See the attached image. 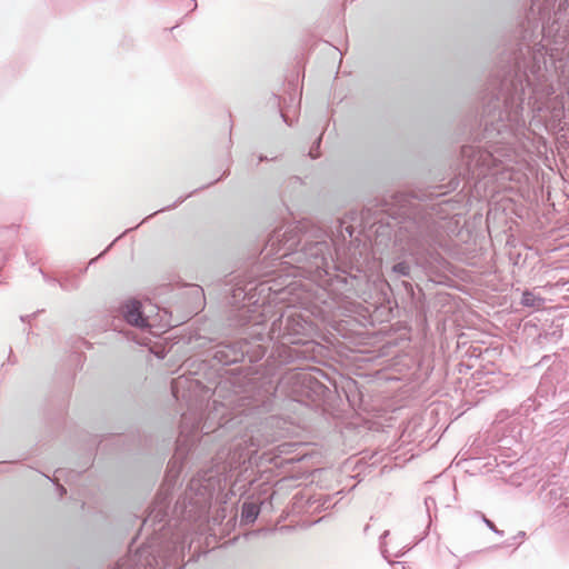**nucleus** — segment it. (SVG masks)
<instances>
[{
	"label": "nucleus",
	"mask_w": 569,
	"mask_h": 569,
	"mask_svg": "<svg viewBox=\"0 0 569 569\" xmlns=\"http://www.w3.org/2000/svg\"><path fill=\"white\" fill-rule=\"evenodd\" d=\"M39 272L42 274L43 280L48 283L54 284L59 283V280L57 278L48 276L42 269H39Z\"/></svg>",
	"instance_id": "25"
},
{
	"label": "nucleus",
	"mask_w": 569,
	"mask_h": 569,
	"mask_svg": "<svg viewBox=\"0 0 569 569\" xmlns=\"http://www.w3.org/2000/svg\"><path fill=\"white\" fill-rule=\"evenodd\" d=\"M390 531L389 530H386L382 532V535L380 536V551H381V555L382 557L389 562V563H393L390 559H389V556H388V551L386 549V545H385V539L389 536Z\"/></svg>",
	"instance_id": "19"
},
{
	"label": "nucleus",
	"mask_w": 569,
	"mask_h": 569,
	"mask_svg": "<svg viewBox=\"0 0 569 569\" xmlns=\"http://www.w3.org/2000/svg\"><path fill=\"white\" fill-rule=\"evenodd\" d=\"M209 389L202 381L194 377L181 375L171 381V393L177 401H184L190 411L181 415L180 432L176 440L174 456L169 460L163 485L156 495L148 509V516L143 526L151 522V526L160 525L169 517L172 490L182 471L184 461L198 441L201 417L198 415V400L207 397Z\"/></svg>",
	"instance_id": "4"
},
{
	"label": "nucleus",
	"mask_w": 569,
	"mask_h": 569,
	"mask_svg": "<svg viewBox=\"0 0 569 569\" xmlns=\"http://www.w3.org/2000/svg\"><path fill=\"white\" fill-rule=\"evenodd\" d=\"M309 322L299 313L281 312L264 332L266 339L280 343L284 348V360L308 359L313 341L308 339Z\"/></svg>",
	"instance_id": "6"
},
{
	"label": "nucleus",
	"mask_w": 569,
	"mask_h": 569,
	"mask_svg": "<svg viewBox=\"0 0 569 569\" xmlns=\"http://www.w3.org/2000/svg\"><path fill=\"white\" fill-rule=\"evenodd\" d=\"M77 476L78 473H74L73 471H67L60 468L54 471V479L51 481L56 483V481H59L61 478H66V480L69 481L70 478H74Z\"/></svg>",
	"instance_id": "18"
},
{
	"label": "nucleus",
	"mask_w": 569,
	"mask_h": 569,
	"mask_svg": "<svg viewBox=\"0 0 569 569\" xmlns=\"http://www.w3.org/2000/svg\"><path fill=\"white\" fill-rule=\"evenodd\" d=\"M260 513V506L254 502H243L241 507V522L243 525L253 523Z\"/></svg>",
	"instance_id": "11"
},
{
	"label": "nucleus",
	"mask_w": 569,
	"mask_h": 569,
	"mask_svg": "<svg viewBox=\"0 0 569 569\" xmlns=\"http://www.w3.org/2000/svg\"><path fill=\"white\" fill-rule=\"evenodd\" d=\"M402 283H403V286L406 287L407 290H410L413 293V289H412L411 283H409L407 281H403Z\"/></svg>",
	"instance_id": "32"
},
{
	"label": "nucleus",
	"mask_w": 569,
	"mask_h": 569,
	"mask_svg": "<svg viewBox=\"0 0 569 569\" xmlns=\"http://www.w3.org/2000/svg\"><path fill=\"white\" fill-rule=\"evenodd\" d=\"M439 196L441 192L436 190L423 194V198L397 192L366 204L361 219L366 226L376 227L377 236H393L396 243L416 256L437 242L442 229L441 220L449 216V208H452L449 199L429 202Z\"/></svg>",
	"instance_id": "2"
},
{
	"label": "nucleus",
	"mask_w": 569,
	"mask_h": 569,
	"mask_svg": "<svg viewBox=\"0 0 569 569\" xmlns=\"http://www.w3.org/2000/svg\"><path fill=\"white\" fill-rule=\"evenodd\" d=\"M56 486H57V490L59 491L60 497H62L63 495L67 493V490L62 485L56 483Z\"/></svg>",
	"instance_id": "30"
},
{
	"label": "nucleus",
	"mask_w": 569,
	"mask_h": 569,
	"mask_svg": "<svg viewBox=\"0 0 569 569\" xmlns=\"http://www.w3.org/2000/svg\"><path fill=\"white\" fill-rule=\"evenodd\" d=\"M525 536H526V532H525V531H519L515 538H516V539H523V538H525Z\"/></svg>",
	"instance_id": "33"
},
{
	"label": "nucleus",
	"mask_w": 569,
	"mask_h": 569,
	"mask_svg": "<svg viewBox=\"0 0 569 569\" xmlns=\"http://www.w3.org/2000/svg\"><path fill=\"white\" fill-rule=\"evenodd\" d=\"M150 218H151L150 216H148L147 218H144L141 222H139V224H138V226H136V227H134V229H136V228H138L139 226H142V223H143V222H146V221H147L148 219H150ZM131 230H133V228H129V229H127L122 234H120L118 238H116V239H114V241H117V240H118V239H120L123 234H126L127 232H129V231H131Z\"/></svg>",
	"instance_id": "29"
},
{
	"label": "nucleus",
	"mask_w": 569,
	"mask_h": 569,
	"mask_svg": "<svg viewBox=\"0 0 569 569\" xmlns=\"http://www.w3.org/2000/svg\"><path fill=\"white\" fill-rule=\"evenodd\" d=\"M183 7L188 12H192L197 9L198 4L196 0H184Z\"/></svg>",
	"instance_id": "24"
},
{
	"label": "nucleus",
	"mask_w": 569,
	"mask_h": 569,
	"mask_svg": "<svg viewBox=\"0 0 569 569\" xmlns=\"http://www.w3.org/2000/svg\"><path fill=\"white\" fill-rule=\"evenodd\" d=\"M520 303L528 308H540L543 306L545 299L530 290H525L521 295Z\"/></svg>",
	"instance_id": "13"
},
{
	"label": "nucleus",
	"mask_w": 569,
	"mask_h": 569,
	"mask_svg": "<svg viewBox=\"0 0 569 569\" xmlns=\"http://www.w3.org/2000/svg\"><path fill=\"white\" fill-rule=\"evenodd\" d=\"M59 286L64 291H76L80 288V279L76 274H67L59 280Z\"/></svg>",
	"instance_id": "16"
},
{
	"label": "nucleus",
	"mask_w": 569,
	"mask_h": 569,
	"mask_svg": "<svg viewBox=\"0 0 569 569\" xmlns=\"http://www.w3.org/2000/svg\"><path fill=\"white\" fill-rule=\"evenodd\" d=\"M276 387L272 385L271 381L262 382L261 383V390L257 392L256 396H253V406L254 407H267L272 398L276 395Z\"/></svg>",
	"instance_id": "10"
},
{
	"label": "nucleus",
	"mask_w": 569,
	"mask_h": 569,
	"mask_svg": "<svg viewBox=\"0 0 569 569\" xmlns=\"http://www.w3.org/2000/svg\"><path fill=\"white\" fill-rule=\"evenodd\" d=\"M278 159V156H272V157H268V156H264V154H260L258 157V162H262V161H273V160H277Z\"/></svg>",
	"instance_id": "28"
},
{
	"label": "nucleus",
	"mask_w": 569,
	"mask_h": 569,
	"mask_svg": "<svg viewBox=\"0 0 569 569\" xmlns=\"http://www.w3.org/2000/svg\"><path fill=\"white\" fill-rule=\"evenodd\" d=\"M392 273L397 277L411 278V264L407 260L397 261L391 268Z\"/></svg>",
	"instance_id": "17"
},
{
	"label": "nucleus",
	"mask_w": 569,
	"mask_h": 569,
	"mask_svg": "<svg viewBox=\"0 0 569 569\" xmlns=\"http://www.w3.org/2000/svg\"><path fill=\"white\" fill-rule=\"evenodd\" d=\"M219 485V478L212 475L199 473L193 477L183 496L177 500L172 517L190 523L206 519Z\"/></svg>",
	"instance_id": "7"
},
{
	"label": "nucleus",
	"mask_w": 569,
	"mask_h": 569,
	"mask_svg": "<svg viewBox=\"0 0 569 569\" xmlns=\"http://www.w3.org/2000/svg\"><path fill=\"white\" fill-rule=\"evenodd\" d=\"M425 506H426L428 515L430 516L431 508L436 507V499L433 497H426L425 498Z\"/></svg>",
	"instance_id": "22"
},
{
	"label": "nucleus",
	"mask_w": 569,
	"mask_h": 569,
	"mask_svg": "<svg viewBox=\"0 0 569 569\" xmlns=\"http://www.w3.org/2000/svg\"><path fill=\"white\" fill-rule=\"evenodd\" d=\"M543 28L535 20L519 27L520 41L517 47L505 50L496 71L491 74L478 128L470 134L475 142L460 150L458 177L448 184L453 191L462 180H473L496 174L506 161H512L515 132L525 126L523 104L549 98L555 88L546 74V48L539 40Z\"/></svg>",
	"instance_id": "1"
},
{
	"label": "nucleus",
	"mask_w": 569,
	"mask_h": 569,
	"mask_svg": "<svg viewBox=\"0 0 569 569\" xmlns=\"http://www.w3.org/2000/svg\"><path fill=\"white\" fill-rule=\"evenodd\" d=\"M263 311L251 310L246 307L232 309L228 316V325L232 328H241L252 325L257 329L250 332L251 339L240 338L236 340H224L216 343L208 349L209 357L222 366H231L248 358L250 363L260 361L266 352V325Z\"/></svg>",
	"instance_id": "5"
},
{
	"label": "nucleus",
	"mask_w": 569,
	"mask_h": 569,
	"mask_svg": "<svg viewBox=\"0 0 569 569\" xmlns=\"http://www.w3.org/2000/svg\"><path fill=\"white\" fill-rule=\"evenodd\" d=\"M116 241L113 240L99 256H97L96 258H92L90 261H89V266L93 264L99 258H101L111 247L112 244L114 243Z\"/></svg>",
	"instance_id": "27"
},
{
	"label": "nucleus",
	"mask_w": 569,
	"mask_h": 569,
	"mask_svg": "<svg viewBox=\"0 0 569 569\" xmlns=\"http://www.w3.org/2000/svg\"><path fill=\"white\" fill-rule=\"evenodd\" d=\"M346 231L349 233L350 237H352L353 228L352 227H346Z\"/></svg>",
	"instance_id": "34"
},
{
	"label": "nucleus",
	"mask_w": 569,
	"mask_h": 569,
	"mask_svg": "<svg viewBox=\"0 0 569 569\" xmlns=\"http://www.w3.org/2000/svg\"><path fill=\"white\" fill-rule=\"evenodd\" d=\"M307 505L309 507H312L313 505H317L316 509H323L327 510L335 506V502H332V497L330 495H319L318 497L309 498L307 501Z\"/></svg>",
	"instance_id": "15"
},
{
	"label": "nucleus",
	"mask_w": 569,
	"mask_h": 569,
	"mask_svg": "<svg viewBox=\"0 0 569 569\" xmlns=\"http://www.w3.org/2000/svg\"><path fill=\"white\" fill-rule=\"evenodd\" d=\"M562 509L567 510L568 515H569V498H567L562 503H560L557 507V511H558L559 515L562 512Z\"/></svg>",
	"instance_id": "26"
},
{
	"label": "nucleus",
	"mask_w": 569,
	"mask_h": 569,
	"mask_svg": "<svg viewBox=\"0 0 569 569\" xmlns=\"http://www.w3.org/2000/svg\"><path fill=\"white\" fill-rule=\"evenodd\" d=\"M321 144V137H318V139L313 142V144L310 148L309 156L312 159H317L319 157V148Z\"/></svg>",
	"instance_id": "20"
},
{
	"label": "nucleus",
	"mask_w": 569,
	"mask_h": 569,
	"mask_svg": "<svg viewBox=\"0 0 569 569\" xmlns=\"http://www.w3.org/2000/svg\"><path fill=\"white\" fill-rule=\"evenodd\" d=\"M281 118L283 122H286L288 126H292V123L289 121L288 117L281 111Z\"/></svg>",
	"instance_id": "31"
},
{
	"label": "nucleus",
	"mask_w": 569,
	"mask_h": 569,
	"mask_svg": "<svg viewBox=\"0 0 569 569\" xmlns=\"http://www.w3.org/2000/svg\"><path fill=\"white\" fill-rule=\"evenodd\" d=\"M268 266L289 264L305 273L319 278L326 277L328 289L347 298L359 295L362 277L346 271L330 272L333 262L331 242L327 240L309 241L297 224H283L276 228L268 237L261 250Z\"/></svg>",
	"instance_id": "3"
},
{
	"label": "nucleus",
	"mask_w": 569,
	"mask_h": 569,
	"mask_svg": "<svg viewBox=\"0 0 569 569\" xmlns=\"http://www.w3.org/2000/svg\"><path fill=\"white\" fill-rule=\"evenodd\" d=\"M266 279L258 282L250 280L244 287L233 289L232 298L234 300H246L249 305L264 307L266 305L284 302L296 289V281L290 279V274L269 277L272 270H260Z\"/></svg>",
	"instance_id": "8"
},
{
	"label": "nucleus",
	"mask_w": 569,
	"mask_h": 569,
	"mask_svg": "<svg viewBox=\"0 0 569 569\" xmlns=\"http://www.w3.org/2000/svg\"><path fill=\"white\" fill-rule=\"evenodd\" d=\"M42 312V310H37L30 315H26V316H20V320L22 322H30L32 319L37 318L38 315H40Z\"/></svg>",
	"instance_id": "23"
},
{
	"label": "nucleus",
	"mask_w": 569,
	"mask_h": 569,
	"mask_svg": "<svg viewBox=\"0 0 569 569\" xmlns=\"http://www.w3.org/2000/svg\"><path fill=\"white\" fill-rule=\"evenodd\" d=\"M482 518V521L485 522V525L492 531L495 532L496 535L498 536H503V531L502 530H499L496 525L490 520L488 519L485 515L481 516Z\"/></svg>",
	"instance_id": "21"
},
{
	"label": "nucleus",
	"mask_w": 569,
	"mask_h": 569,
	"mask_svg": "<svg viewBox=\"0 0 569 569\" xmlns=\"http://www.w3.org/2000/svg\"><path fill=\"white\" fill-rule=\"evenodd\" d=\"M562 496H563V490L560 487H556V486L549 487V488L543 487V492L541 495V499L546 503L553 505L557 501H559L562 498Z\"/></svg>",
	"instance_id": "14"
},
{
	"label": "nucleus",
	"mask_w": 569,
	"mask_h": 569,
	"mask_svg": "<svg viewBox=\"0 0 569 569\" xmlns=\"http://www.w3.org/2000/svg\"><path fill=\"white\" fill-rule=\"evenodd\" d=\"M229 173H230V171H229V169H227L220 178L216 179L214 181H212V182H210V183H208V184H206V186H202V187H200V188H198V189L193 190L192 192L188 193L187 196L180 197V198H179L177 201H174L172 204H169V206H167V207H163V208H161V209L157 210L156 212L151 213V214H150V217H153V216H156V214H158V213H160V212H164V211H168V210H171V209L177 208V207H178L179 204H181L186 199H188V198H190L191 196H193L197 191H199V190H201V189H204V188H207V187L212 186V184H213V183H216L217 181H219V180H221L222 178L227 177Z\"/></svg>",
	"instance_id": "12"
},
{
	"label": "nucleus",
	"mask_w": 569,
	"mask_h": 569,
	"mask_svg": "<svg viewBox=\"0 0 569 569\" xmlns=\"http://www.w3.org/2000/svg\"><path fill=\"white\" fill-rule=\"evenodd\" d=\"M119 315L130 326L138 329H147L150 327L148 317L143 313L141 301L136 298L124 300L119 306Z\"/></svg>",
	"instance_id": "9"
}]
</instances>
